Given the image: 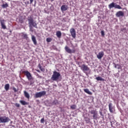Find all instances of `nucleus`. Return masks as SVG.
I'll list each match as a JSON object with an SVG mask.
<instances>
[{
	"instance_id": "17",
	"label": "nucleus",
	"mask_w": 128,
	"mask_h": 128,
	"mask_svg": "<svg viewBox=\"0 0 128 128\" xmlns=\"http://www.w3.org/2000/svg\"><path fill=\"white\" fill-rule=\"evenodd\" d=\"M38 68H40V70H41L42 72H46V68L42 67L40 64H38Z\"/></svg>"
},
{
	"instance_id": "42",
	"label": "nucleus",
	"mask_w": 128,
	"mask_h": 128,
	"mask_svg": "<svg viewBox=\"0 0 128 128\" xmlns=\"http://www.w3.org/2000/svg\"><path fill=\"white\" fill-rule=\"evenodd\" d=\"M100 116H103V115H102V112H100Z\"/></svg>"
},
{
	"instance_id": "12",
	"label": "nucleus",
	"mask_w": 128,
	"mask_h": 128,
	"mask_svg": "<svg viewBox=\"0 0 128 128\" xmlns=\"http://www.w3.org/2000/svg\"><path fill=\"white\" fill-rule=\"evenodd\" d=\"M124 16V13L122 11H118L116 14V18H120V16Z\"/></svg>"
},
{
	"instance_id": "37",
	"label": "nucleus",
	"mask_w": 128,
	"mask_h": 128,
	"mask_svg": "<svg viewBox=\"0 0 128 128\" xmlns=\"http://www.w3.org/2000/svg\"><path fill=\"white\" fill-rule=\"evenodd\" d=\"M36 72H40V70H36Z\"/></svg>"
},
{
	"instance_id": "14",
	"label": "nucleus",
	"mask_w": 128,
	"mask_h": 128,
	"mask_svg": "<svg viewBox=\"0 0 128 128\" xmlns=\"http://www.w3.org/2000/svg\"><path fill=\"white\" fill-rule=\"evenodd\" d=\"M108 108L110 112L112 114L114 112V107L112 106V103L109 104Z\"/></svg>"
},
{
	"instance_id": "32",
	"label": "nucleus",
	"mask_w": 128,
	"mask_h": 128,
	"mask_svg": "<svg viewBox=\"0 0 128 128\" xmlns=\"http://www.w3.org/2000/svg\"><path fill=\"white\" fill-rule=\"evenodd\" d=\"M41 124H44V118H42L40 120Z\"/></svg>"
},
{
	"instance_id": "27",
	"label": "nucleus",
	"mask_w": 128,
	"mask_h": 128,
	"mask_svg": "<svg viewBox=\"0 0 128 128\" xmlns=\"http://www.w3.org/2000/svg\"><path fill=\"white\" fill-rule=\"evenodd\" d=\"M70 108L72 110H76V105H74V104L70 106Z\"/></svg>"
},
{
	"instance_id": "39",
	"label": "nucleus",
	"mask_w": 128,
	"mask_h": 128,
	"mask_svg": "<svg viewBox=\"0 0 128 128\" xmlns=\"http://www.w3.org/2000/svg\"><path fill=\"white\" fill-rule=\"evenodd\" d=\"M115 64L114 68H116V66H118V64Z\"/></svg>"
},
{
	"instance_id": "23",
	"label": "nucleus",
	"mask_w": 128,
	"mask_h": 128,
	"mask_svg": "<svg viewBox=\"0 0 128 128\" xmlns=\"http://www.w3.org/2000/svg\"><path fill=\"white\" fill-rule=\"evenodd\" d=\"M96 80H98V81L101 80L102 82H104V79L102 78L100 76H98V77L96 78Z\"/></svg>"
},
{
	"instance_id": "26",
	"label": "nucleus",
	"mask_w": 128,
	"mask_h": 128,
	"mask_svg": "<svg viewBox=\"0 0 128 128\" xmlns=\"http://www.w3.org/2000/svg\"><path fill=\"white\" fill-rule=\"evenodd\" d=\"M4 88H5L6 90H10V84H5Z\"/></svg>"
},
{
	"instance_id": "20",
	"label": "nucleus",
	"mask_w": 128,
	"mask_h": 128,
	"mask_svg": "<svg viewBox=\"0 0 128 128\" xmlns=\"http://www.w3.org/2000/svg\"><path fill=\"white\" fill-rule=\"evenodd\" d=\"M20 102L22 104V106H26L28 104V102L22 100H20Z\"/></svg>"
},
{
	"instance_id": "24",
	"label": "nucleus",
	"mask_w": 128,
	"mask_h": 128,
	"mask_svg": "<svg viewBox=\"0 0 128 128\" xmlns=\"http://www.w3.org/2000/svg\"><path fill=\"white\" fill-rule=\"evenodd\" d=\"M2 8H8V3L3 4L2 5Z\"/></svg>"
},
{
	"instance_id": "18",
	"label": "nucleus",
	"mask_w": 128,
	"mask_h": 128,
	"mask_svg": "<svg viewBox=\"0 0 128 128\" xmlns=\"http://www.w3.org/2000/svg\"><path fill=\"white\" fill-rule=\"evenodd\" d=\"M60 9L62 12H66V10H68V6L66 5H62L61 6Z\"/></svg>"
},
{
	"instance_id": "29",
	"label": "nucleus",
	"mask_w": 128,
	"mask_h": 128,
	"mask_svg": "<svg viewBox=\"0 0 128 128\" xmlns=\"http://www.w3.org/2000/svg\"><path fill=\"white\" fill-rule=\"evenodd\" d=\"M46 42H52V38H46Z\"/></svg>"
},
{
	"instance_id": "38",
	"label": "nucleus",
	"mask_w": 128,
	"mask_h": 128,
	"mask_svg": "<svg viewBox=\"0 0 128 128\" xmlns=\"http://www.w3.org/2000/svg\"><path fill=\"white\" fill-rule=\"evenodd\" d=\"M62 20H63L64 22H66V18H62Z\"/></svg>"
},
{
	"instance_id": "41",
	"label": "nucleus",
	"mask_w": 128,
	"mask_h": 128,
	"mask_svg": "<svg viewBox=\"0 0 128 128\" xmlns=\"http://www.w3.org/2000/svg\"><path fill=\"white\" fill-rule=\"evenodd\" d=\"M100 116H103V115H102V112H100Z\"/></svg>"
},
{
	"instance_id": "40",
	"label": "nucleus",
	"mask_w": 128,
	"mask_h": 128,
	"mask_svg": "<svg viewBox=\"0 0 128 128\" xmlns=\"http://www.w3.org/2000/svg\"><path fill=\"white\" fill-rule=\"evenodd\" d=\"M52 48H54V50H56V46H52Z\"/></svg>"
},
{
	"instance_id": "10",
	"label": "nucleus",
	"mask_w": 128,
	"mask_h": 128,
	"mask_svg": "<svg viewBox=\"0 0 128 128\" xmlns=\"http://www.w3.org/2000/svg\"><path fill=\"white\" fill-rule=\"evenodd\" d=\"M70 34L73 38H76V30L74 28H71L70 30Z\"/></svg>"
},
{
	"instance_id": "25",
	"label": "nucleus",
	"mask_w": 128,
	"mask_h": 128,
	"mask_svg": "<svg viewBox=\"0 0 128 128\" xmlns=\"http://www.w3.org/2000/svg\"><path fill=\"white\" fill-rule=\"evenodd\" d=\"M24 96L26 98H30V94L26 91L24 92Z\"/></svg>"
},
{
	"instance_id": "7",
	"label": "nucleus",
	"mask_w": 128,
	"mask_h": 128,
	"mask_svg": "<svg viewBox=\"0 0 128 128\" xmlns=\"http://www.w3.org/2000/svg\"><path fill=\"white\" fill-rule=\"evenodd\" d=\"M46 91L38 92L36 93L34 98H42V96H46Z\"/></svg>"
},
{
	"instance_id": "9",
	"label": "nucleus",
	"mask_w": 128,
	"mask_h": 128,
	"mask_svg": "<svg viewBox=\"0 0 128 128\" xmlns=\"http://www.w3.org/2000/svg\"><path fill=\"white\" fill-rule=\"evenodd\" d=\"M64 50L66 52H68V54H74V52H76V49L72 50L71 49H70V47L68 46H66L64 47Z\"/></svg>"
},
{
	"instance_id": "22",
	"label": "nucleus",
	"mask_w": 128,
	"mask_h": 128,
	"mask_svg": "<svg viewBox=\"0 0 128 128\" xmlns=\"http://www.w3.org/2000/svg\"><path fill=\"white\" fill-rule=\"evenodd\" d=\"M84 120L86 124H90V118H88V117H85L84 118Z\"/></svg>"
},
{
	"instance_id": "28",
	"label": "nucleus",
	"mask_w": 128,
	"mask_h": 128,
	"mask_svg": "<svg viewBox=\"0 0 128 128\" xmlns=\"http://www.w3.org/2000/svg\"><path fill=\"white\" fill-rule=\"evenodd\" d=\"M24 38H25L26 40H28V35L26 34H24L23 35Z\"/></svg>"
},
{
	"instance_id": "6",
	"label": "nucleus",
	"mask_w": 128,
	"mask_h": 128,
	"mask_svg": "<svg viewBox=\"0 0 128 128\" xmlns=\"http://www.w3.org/2000/svg\"><path fill=\"white\" fill-rule=\"evenodd\" d=\"M108 6L110 10L111 8H118V10H122V7H120V6L118 4H116V3L114 2H112V3H110Z\"/></svg>"
},
{
	"instance_id": "15",
	"label": "nucleus",
	"mask_w": 128,
	"mask_h": 128,
	"mask_svg": "<svg viewBox=\"0 0 128 128\" xmlns=\"http://www.w3.org/2000/svg\"><path fill=\"white\" fill-rule=\"evenodd\" d=\"M32 40L34 44V46H36L38 42H36V36H34L32 35Z\"/></svg>"
},
{
	"instance_id": "21",
	"label": "nucleus",
	"mask_w": 128,
	"mask_h": 128,
	"mask_svg": "<svg viewBox=\"0 0 128 128\" xmlns=\"http://www.w3.org/2000/svg\"><path fill=\"white\" fill-rule=\"evenodd\" d=\"M84 92H86V94H92V92H90L88 88H84Z\"/></svg>"
},
{
	"instance_id": "33",
	"label": "nucleus",
	"mask_w": 128,
	"mask_h": 128,
	"mask_svg": "<svg viewBox=\"0 0 128 128\" xmlns=\"http://www.w3.org/2000/svg\"><path fill=\"white\" fill-rule=\"evenodd\" d=\"M53 104H58V100H54L52 102Z\"/></svg>"
},
{
	"instance_id": "16",
	"label": "nucleus",
	"mask_w": 128,
	"mask_h": 128,
	"mask_svg": "<svg viewBox=\"0 0 128 128\" xmlns=\"http://www.w3.org/2000/svg\"><path fill=\"white\" fill-rule=\"evenodd\" d=\"M32 40L34 44V46H36L38 42H36V36H34L32 35Z\"/></svg>"
},
{
	"instance_id": "8",
	"label": "nucleus",
	"mask_w": 128,
	"mask_h": 128,
	"mask_svg": "<svg viewBox=\"0 0 128 128\" xmlns=\"http://www.w3.org/2000/svg\"><path fill=\"white\" fill-rule=\"evenodd\" d=\"M91 114H92L93 120H98V111L96 110H91L90 111Z\"/></svg>"
},
{
	"instance_id": "19",
	"label": "nucleus",
	"mask_w": 128,
	"mask_h": 128,
	"mask_svg": "<svg viewBox=\"0 0 128 128\" xmlns=\"http://www.w3.org/2000/svg\"><path fill=\"white\" fill-rule=\"evenodd\" d=\"M56 36L58 38H62V32L60 31H57L56 32Z\"/></svg>"
},
{
	"instance_id": "35",
	"label": "nucleus",
	"mask_w": 128,
	"mask_h": 128,
	"mask_svg": "<svg viewBox=\"0 0 128 128\" xmlns=\"http://www.w3.org/2000/svg\"><path fill=\"white\" fill-rule=\"evenodd\" d=\"M13 90H14L15 92H18V90H16V88H13Z\"/></svg>"
},
{
	"instance_id": "30",
	"label": "nucleus",
	"mask_w": 128,
	"mask_h": 128,
	"mask_svg": "<svg viewBox=\"0 0 128 128\" xmlns=\"http://www.w3.org/2000/svg\"><path fill=\"white\" fill-rule=\"evenodd\" d=\"M30 32H34V28H32V26H29Z\"/></svg>"
},
{
	"instance_id": "36",
	"label": "nucleus",
	"mask_w": 128,
	"mask_h": 128,
	"mask_svg": "<svg viewBox=\"0 0 128 128\" xmlns=\"http://www.w3.org/2000/svg\"><path fill=\"white\" fill-rule=\"evenodd\" d=\"M30 4H32L34 2V0H30Z\"/></svg>"
},
{
	"instance_id": "5",
	"label": "nucleus",
	"mask_w": 128,
	"mask_h": 128,
	"mask_svg": "<svg viewBox=\"0 0 128 128\" xmlns=\"http://www.w3.org/2000/svg\"><path fill=\"white\" fill-rule=\"evenodd\" d=\"M10 120V119L8 117L6 116H0V124H6V122H8Z\"/></svg>"
},
{
	"instance_id": "11",
	"label": "nucleus",
	"mask_w": 128,
	"mask_h": 128,
	"mask_svg": "<svg viewBox=\"0 0 128 128\" xmlns=\"http://www.w3.org/2000/svg\"><path fill=\"white\" fill-rule=\"evenodd\" d=\"M104 56V52L102 51H101L98 52V54L96 55V58H98V60H102Z\"/></svg>"
},
{
	"instance_id": "3",
	"label": "nucleus",
	"mask_w": 128,
	"mask_h": 128,
	"mask_svg": "<svg viewBox=\"0 0 128 128\" xmlns=\"http://www.w3.org/2000/svg\"><path fill=\"white\" fill-rule=\"evenodd\" d=\"M60 76V74L56 71H54L53 72L51 80H52L56 81L58 80Z\"/></svg>"
},
{
	"instance_id": "13",
	"label": "nucleus",
	"mask_w": 128,
	"mask_h": 128,
	"mask_svg": "<svg viewBox=\"0 0 128 128\" xmlns=\"http://www.w3.org/2000/svg\"><path fill=\"white\" fill-rule=\"evenodd\" d=\"M0 22L2 28H3V30H6V24L4 23V20H0Z\"/></svg>"
},
{
	"instance_id": "4",
	"label": "nucleus",
	"mask_w": 128,
	"mask_h": 128,
	"mask_svg": "<svg viewBox=\"0 0 128 128\" xmlns=\"http://www.w3.org/2000/svg\"><path fill=\"white\" fill-rule=\"evenodd\" d=\"M79 67L80 68V70L86 74H88L86 72L90 71V68L86 64H83L82 66H79Z\"/></svg>"
},
{
	"instance_id": "1",
	"label": "nucleus",
	"mask_w": 128,
	"mask_h": 128,
	"mask_svg": "<svg viewBox=\"0 0 128 128\" xmlns=\"http://www.w3.org/2000/svg\"><path fill=\"white\" fill-rule=\"evenodd\" d=\"M22 74L26 76L28 80L30 82V85L32 86V84H34V78L32 76V74L28 70L22 71Z\"/></svg>"
},
{
	"instance_id": "2",
	"label": "nucleus",
	"mask_w": 128,
	"mask_h": 128,
	"mask_svg": "<svg viewBox=\"0 0 128 128\" xmlns=\"http://www.w3.org/2000/svg\"><path fill=\"white\" fill-rule=\"evenodd\" d=\"M28 22L29 26H34L36 28H38V24L34 20V18L32 16H29L28 18Z\"/></svg>"
},
{
	"instance_id": "34",
	"label": "nucleus",
	"mask_w": 128,
	"mask_h": 128,
	"mask_svg": "<svg viewBox=\"0 0 128 128\" xmlns=\"http://www.w3.org/2000/svg\"><path fill=\"white\" fill-rule=\"evenodd\" d=\"M101 34L102 36H104V31H101Z\"/></svg>"
},
{
	"instance_id": "31",
	"label": "nucleus",
	"mask_w": 128,
	"mask_h": 128,
	"mask_svg": "<svg viewBox=\"0 0 128 128\" xmlns=\"http://www.w3.org/2000/svg\"><path fill=\"white\" fill-rule=\"evenodd\" d=\"M15 106H16V108H20V105L18 103H16L14 104Z\"/></svg>"
}]
</instances>
